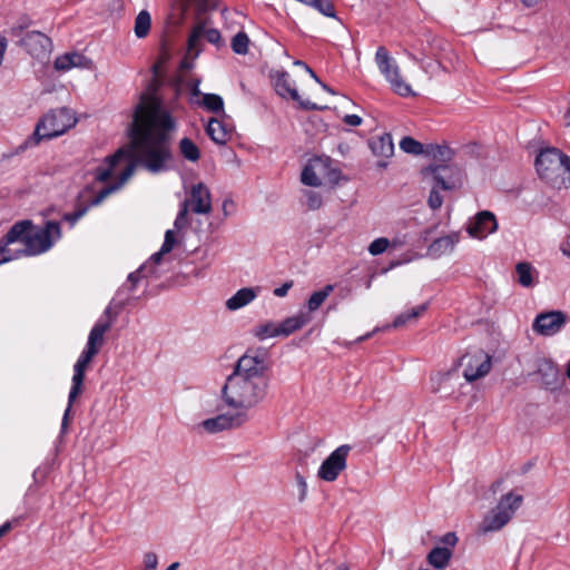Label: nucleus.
<instances>
[{
	"label": "nucleus",
	"instance_id": "14",
	"mask_svg": "<svg viewBox=\"0 0 570 570\" xmlns=\"http://www.w3.org/2000/svg\"><path fill=\"white\" fill-rule=\"evenodd\" d=\"M248 421V416L244 412L235 414H219L215 417L207 419L200 423V426L208 433H218L229 429L242 426Z\"/></svg>",
	"mask_w": 570,
	"mask_h": 570
},
{
	"label": "nucleus",
	"instance_id": "19",
	"mask_svg": "<svg viewBox=\"0 0 570 570\" xmlns=\"http://www.w3.org/2000/svg\"><path fill=\"white\" fill-rule=\"evenodd\" d=\"M537 373L541 376L546 389L554 391L561 387L563 379L558 366L549 358L540 357L535 361Z\"/></svg>",
	"mask_w": 570,
	"mask_h": 570
},
{
	"label": "nucleus",
	"instance_id": "8",
	"mask_svg": "<svg viewBox=\"0 0 570 570\" xmlns=\"http://www.w3.org/2000/svg\"><path fill=\"white\" fill-rule=\"evenodd\" d=\"M375 62L395 94L402 97L415 96L411 86L402 78L399 66L390 57L385 47L381 46L377 48Z\"/></svg>",
	"mask_w": 570,
	"mask_h": 570
},
{
	"label": "nucleus",
	"instance_id": "40",
	"mask_svg": "<svg viewBox=\"0 0 570 570\" xmlns=\"http://www.w3.org/2000/svg\"><path fill=\"white\" fill-rule=\"evenodd\" d=\"M202 105L212 112H224V102L218 95L204 94Z\"/></svg>",
	"mask_w": 570,
	"mask_h": 570
},
{
	"label": "nucleus",
	"instance_id": "48",
	"mask_svg": "<svg viewBox=\"0 0 570 570\" xmlns=\"http://www.w3.org/2000/svg\"><path fill=\"white\" fill-rule=\"evenodd\" d=\"M439 186L433 185L428 198V205L432 210L439 209L443 204V197L439 191Z\"/></svg>",
	"mask_w": 570,
	"mask_h": 570
},
{
	"label": "nucleus",
	"instance_id": "38",
	"mask_svg": "<svg viewBox=\"0 0 570 570\" xmlns=\"http://www.w3.org/2000/svg\"><path fill=\"white\" fill-rule=\"evenodd\" d=\"M179 150L184 158L189 161L195 163L200 158L199 148L190 138L185 137L179 141Z\"/></svg>",
	"mask_w": 570,
	"mask_h": 570
},
{
	"label": "nucleus",
	"instance_id": "56",
	"mask_svg": "<svg viewBox=\"0 0 570 570\" xmlns=\"http://www.w3.org/2000/svg\"><path fill=\"white\" fill-rule=\"evenodd\" d=\"M296 482L299 489L298 501L303 502L306 498L307 484L304 476L299 473L296 474Z\"/></svg>",
	"mask_w": 570,
	"mask_h": 570
},
{
	"label": "nucleus",
	"instance_id": "26",
	"mask_svg": "<svg viewBox=\"0 0 570 570\" xmlns=\"http://www.w3.org/2000/svg\"><path fill=\"white\" fill-rule=\"evenodd\" d=\"M135 164H129L120 175L119 181L102 188L91 200L90 205H99L102 200L114 191L118 190L134 174Z\"/></svg>",
	"mask_w": 570,
	"mask_h": 570
},
{
	"label": "nucleus",
	"instance_id": "23",
	"mask_svg": "<svg viewBox=\"0 0 570 570\" xmlns=\"http://www.w3.org/2000/svg\"><path fill=\"white\" fill-rule=\"evenodd\" d=\"M128 155L124 149H119L114 155L106 157L104 163L95 169V179L99 183L108 181L118 161Z\"/></svg>",
	"mask_w": 570,
	"mask_h": 570
},
{
	"label": "nucleus",
	"instance_id": "5",
	"mask_svg": "<svg viewBox=\"0 0 570 570\" xmlns=\"http://www.w3.org/2000/svg\"><path fill=\"white\" fill-rule=\"evenodd\" d=\"M77 119L68 108L53 109L46 114L37 124L27 145H38L41 140L52 139L72 128Z\"/></svg>",
	"mask_w": 570,
	"mask_h": 570
},
{
	"label": "nucleus",
	"instance_id": "1",
	"mask_svg": "<svg viewBox=\"0 0 570 570\" xmlns=\"http://www.w3.org/2000/svg\"><path fill=\"white\" fill-rule=\"evenodd\" d=\"M176 122L160 100L146 95L134 115L132 121V155L137 164L150 173H160L167 169L171 159V132Z\"/></svg>",
	"mask_w": 570,
	"mask_h": 570
},
{
	"label": "nucleus",
	"instance_id": "33",
	"mask_svg": "<svg viewBox=\"0 0 570 570\" xmlns=\"http://www.w3.org/2000/svg\"><path fill=\"white\" fill-rule=\"evenodd\" d=\"M426 308H428V305L422 304L420 306L412 308L407 313H402L394 318V321L391 325H386L385 327H383V330L389 328V327L400 328V327L404 326L407 322L414 321L417 317H420L426 311Z\"/></svg>",
	"mask_w": 570,
	"mask_h": 570
},
{
	"label": "nucleus",
	"instance_id": "45",
	"mask_svg": "<svg viewBox=\"0 0 570 570\" xmlns=\"http://www.w3.org/2000/svg\"><path fill=\"white\" fill-rule=\"evenodd\" d=\"M312 7L326 17H330V18L336 17L334 4L331 0H314V3Z\"/></svg>",
	"mask_w": 570,
	"mask_h": 570
},
{
	"label": "nucleus",
	"instance_id": "12",
	"mask_svg": "<svg viewBox=\"0 0 570 570\" xmlns=\"http://www.w3.org/2000/svg\"><path fill=\"white\" fill-rule=\"evenodd\" d=\"M17 45L38 60L48 58L52 48L51 39L40 31L27 32L24 38L17 41Z\"/></svg>",
	"mask_w": 570,
	"mask_h": 570
},
{
	"label": "nucleus",
	"instance_id": "51",
	"mask_svg": "<svg viewBox=\"0 0 570 570\" xmlns=\"http://www.w3.org/2000/svg\"><path fill=\"white\" fill-rule=\"evenodd\" d=\"M158 557L155 552H146L142 559L141 570H157Z\"/></svg>",
	"mask_w": 570,
	"mask_h": 570
},
{
	"label": "nucleus",
	"instance_id": "21",
	"mask_svg": "<svg viewBox=\"0 0 570 570\" xmlns=\"http://www.w3.org/2000/svg\"><path fill=\"white\" fill-rule=\"evenodd\" d=\"M91 60L78 52H68L59 56L55 61V68L67 71L71 68H91Z\"/></svg>",
	"mask_w": 570,
	"mask_h": 570
},
{
	"label": "nucleus",
	"instance_id": "46",
	"mask_svg": "<svg viewBox=\"0 0 570 570\" xmlns=\"http://www.w3.org/2000/svg\"><path fill=\"white\" fill-rule=\"evenodd\" d=\"M304 196L306 198L305 204H306L307 208L311 210L318 209L323 204L322 196L316 191L306 190L304 193Z\"/></svg>",
	"mask_w": 570,
	"mask_h": 570
},
{
	"label": "nucleus",
	"instance_id": "53",
	"mask_svg": "<svg viewBox=\"0 0 570 570\" xmlns=\"http://www.w3.org/2000/svg\"><path fill=\"white\" fill-rule=\"evenodd\" d=\"M166 253H163V248H160V250L151 255L149 262L146 263L148 265L147 272L149 273L150 276L156 275L155 266L161 262V258Z\"/></svg>",
	"mask_w": 570,
	"mask_h": 570
},
{
	"label": "nucleus",
	"instance_id": "31",
	"mask_svg": "<svg viewBox=\"0 0 570 570\" xmlns=\"http://www.w3.org/2000/svg\"><path fill=\"white\" fill-rule=\"evenodd\" d=\"M452 554V550L448 547H435L429 552L426 559L432 567L444 569L449 564Z\"/></svg>",
	"mask_w": 570,
	"mask_h": 570
},
{
	"label": "nucleus",
	"instance_id": "47",
	"mask_svg": "<svg viewBox=\"0 0 570 570\" xmlns=\"http://www.w3.org/2000/svg\"><path fill=\"white\" fill-rule=\"evenodd\" d=\"M390 245V242L385 237H380L373 240L368 246V252L371 255L376 256L384 253Z\"/></svg>",
	"mask_w": 570,
	"mask_h": 570
},
{
	"label": "nucleus",
	"instance_id": "43",
	"mask_svg": "<svg viewBox=\"0 0 570 570\" xmlns=\"http://www.w3.org/2000/svg\"><path fill=\"white\" fill-rule=\"evenodd\" d=\"M400 147L404 153L412 155H424L425 150V145L421 144L412 137H404L400 141Z\"/></svg>",
	"mask_w": 570,
	"mask_h": 570
},
{
	"label": "nucleus",
	"instance_id": "60",
	"mask_svg": "<svg viewBox=\"0 0 570 570\" xmlns=\"http://www.w3.org/2000/svg\"><path fill=\"white\" fill-rule=\"evenodd\" d=\"M343 121L346 124V125H350V126H360L362 124V118L357 115H346L344 118H343Z\"/></svg>",
	"mask_w": 570,
	"mask_h": 570
},
{
	"label": "nucleus",
	"instance_id": "2",
	"mask_svg": "<svg viewBox=\"0 0 570 570\" xmlns=\"http://www.w3.org/2000/svg\"><path fill=\"white\" fill-rule=\"evenodd\" d=\"M271 361L268 351L249 348L235 364L227 377L222 399L233 409L249 410L259 404L269 389Z\"/></svg>",
	"mask_w": 570,
	"mask_h": 570
},
{
	"label": "nucleus",
	"instance_id": "4",
	"mask_svg": "<svg viewBox=\"0 0 570 570\" xmlns=\"http://www.w3.org/2000/svg\"><path fill=\"white\" fill-rule=\"evenodd\" d=\"M537 173L541 179L556 188L570 187V157L550 147L542 149L535 158Z\"/></svg>",
	"mask_w": 570,
	"mask_h": 570
},
{
	"label": "nucleus",
	"instance_id": "41",
	"mask_svg": "<svg viewBox=\"0 0 570 570\" xmlns=\"http://www.w3.org/2000/svg\"><path fill=\"white\" fill-rule=\"evenodd\" d=\"M249 38L246 32L239 31L232 39V49L237 55H246L248 52Z\"/></svg>",
	"mask_w": 570,
	"mask_h": 570
},
{
	"label": "nucleus",
	"instance_id": "37",
	"mask_svg": "<svg viewBox=\"0 0 570 570\" xmlns=\"http://www.w3.org/2000/svg\"><path fill=\"white\" fill-rule=\"evenodd\" d=\"M333 291L334 285L328 284L323 289L314 292L307 301L308 312L318 309Z\"/></svg>",
	"mask_w": 570,
	"mask_h": 570
},
{
	"label": "nucleus",
	"instance_id": "42",
	"mask_svg": "<svg viewBox=\"0 0 570 570\" xmlns=\"http://www.w3.org/2000/svg\"><path fill=\"white\" fill-rule=\"evenodd\" d=\"M97 354V351L91 350L90 347H86L73 366L75 373L85 375L88 365Z\"/></svg>",
	"mask_w": 570,
	"mask_h": 570
},
{
	"label": "nucleus",
	"instance_id": "57",
	"mask_svg": "<svg viewBox=\"0 0 570 570\" xmlns=\"http://www.w3.org/2000/svg\"><path fill=\"white\" fill-rule=\"evenodd\" d=\"M440 542L452 550V548L458 543V537L454 532H448L440 539Z\"/></svg>",
	"mask_w": 570,
	"mask_h": 570
},
{
	"label": "nucleus",
	"instance_id": "11",
	"mask_svg": "<svg viewBox=\"0 0 570 570\" xmlns=\"http://www.w3.org/2000/svg\"><path fill=\"white\" fill-rule=\"evenodd\" d=\"M352 448L343 444L334 450L321 464L317 476L326 482L335 481L347 466L346 460Z\"/></svg>",
	"mask_w": 570,
	"mask_h": 570
},
{
	"label": "nucleus",
	"instance_id": "63",
	"mask_svg": "<svg viewBox=\"0 0 570 570\" xmlns=\"http://www.w3.org/2000/svg\"><path fill=\"white\" fill-rule=\"evenodd\" d=\"M12 529V522L7 521L0 527V538L7 534Z\"/></svg>",
	"mask_w": 570,
	"mask_h": 570
},
{
	"label": "nucleus",
	"instance_id": "49",
	"mask_svg": "<svg viewBox=\"0 0 570 570\" xmlns=\"http://www.w3.org/2000/svg\"><path fill=\"white\" fill-rule=\"evenodd\" d=\"M148 269V265L147 264H142L138 269H136L135 272L130 273L128 275V282L131 283V287L130 289H134L137 285V283L142 278V277H148L150 276L149 273L147 272Z\"/></svg>",
	"mask_w": 570,
	"mask_h": 570
},
{
	"label": "nucleus",
	"instance_id": "58",
	"mask_svg": "<svg viewBox=\"0 0 570 570\" xmlns=\"http://www.w3.org/2000/svg\"><path fill=\"white\" fill-rule=\"evenodd\" d=\"M294 65H295V66L304 67V68H305V70L311 75V77H312L313 79H315V81L320 82V83L322 85V87H323L325 90H327V91H330V92H333V91H332V89H331L327 85H325V83H323V82H321V81H320V79H318V77L316 76V73H315V72H314V71H313V70H312V69H311V68H309L305 62H303V61H301V60H296V61L294 62Z\"/></svg>",
	"mask_w": 570,
	"mask_h": 570
},
{
	"label": "nucleus",
	"instance_id": "18",
	"mask_svg": "<svg viewBox=\"0 0 570 570\" xmlns=\"http://www.w3.org/2000/svg\"><path fill=\"white\" fill-rule=\"evenodd\" d=\"M498 229V223L493 213L483 210L476 214L468 226V233L474 238H485Z\"/></svg>",
	"mask_w": 570,
	"mask_h": 570
},
{
	"label": "nucleus",
	"instance_id": "13",
	"mask_svg": "<svg viewBox=\"0 0 570 570\" xmlns=\"http://www.w3.org/2000/svg\"><path fill=\"white\" fill-rule=\"evenodd\" d=\"M194 214L207 215L212 212V195L208 187L198 183L191 186L188 197L181 203Z\"/></svg>",
	"mask_w": 570,
	"mask_h": 570
},
{
	"label": "nucleus",
	"instance_id": "52",
	"mask_svg": "<svg viewBox=\"0 0 570 570\" xmlns=\"http://www.w3.org/2000/svg\"><path fill=\"white\" fill-rule=\"evenodd\" d=\"M90 206L91 205L89 203L87 206L81 207L73 213L65 214L62 219L68 222L72 226L78 222V219H80L87 213V210Z\"/></svg>",
	"mask_w": 570,
	"mask_h": 570
},
{
	"label": "nucleus",
	"instance_id": "6",
	"mask_svg": "<svg viewBox=\"0 0 570 570\" xmlns=\"http://www.w3.org/2000/svg\"><path fill=\"white\" fill-rule=\"evenodd\" d=\"M522 500V495H514L511 492L502 497L497 507L489 511L482 520L480 531L488 533L502 529L519 509Z\"/></svg>",
	"mask_w": 570,
	"mask_h": 570
},
{
	"label": "nucleus",
	"instance_id": "22",
	"mask_svg": "<svg viewBox=\"0 0 570 570\" xmlns=\"http://www.w3.org/2000/svg\"><path fill=\"white\" fill-rule=\"evenodd\" d=\"M456 371L439 372L431 376V391L451 395L454 392L453 380L456 379Z\"/></svg>",
	"mask_w": 570,
	"mask_h": 570
},
{
	"label": "nucleus",
	"instance_id": "59",
	"mask_svg": "<svg viewBox=\"0 0 570 570\" xmlns=\"http://www.w3.org/2000/svg\"><path fill=\"white\" fill-rule=\"evenodd\" d=\"M293 281L285 282L282 286L274 289V295L277 297H283L287 294V292L293 287Z\"/></svg>",
	"mask_w": 570,
	"mask_h": 570
},
{
	"label": "nucleus",
	"instance_id": "55",
	"mask_svg": "<svg viewBox=\"0 0 570 570\" xmlns=\"http://www.w3.org/2000/svg\"><path fill=\"white\" fill-rule=\"evenodd\" d=\"M187 1L196 4L198 13L206 12V11L215 8V0H187Z\"/></svg>",
	"mask_w": 570,
	"mask_h": 570
},
{
	"label": "nucleus",
	"instance_id": "16",
	"mask_svg": "<svg viewBox=\"0 0 570 570\" xmlns=\"http://www.w3.org/2000/svg\"><path fill=\"white\" fill-rule=\"evenodd\" d=\"M274 79V86L276 92L283 97V98H291L294 101L298 102L299 106L304 109H320V107L309 101V100H303L301 96L298 95L297 89L292 86L289 81V75L286 71H276L273 76Z\"/></svg>",
	"mask_w": 570,
	"mask_h": 570
},
{
	"label": "nucleus",
	"instance_id": "30",
	"mask_svg": "<svg viewBox=\"0 0 570 570\" xmlns=\"http://www.w3.org/2000/svg\"><path fill=\"white\" fill-rule=\"evenodd\" d=\"M111 327V321L99 322L90 331L87 342V347L99 352L104 344V336Z\"/></svg>",
	"mask_w": 570,
	"mask_h": 570
},
{
	"label": "nucleus",
	"instance_id": "3",
	"mask_svg": "<svg viewBox=\"0 0 570 570\" xmlns=\"http://www.w3.org/2000/svg\"><path fill=\"white\" fill-rule=\"evenodd\" d=\"M16 224L22 225V233L17 243L23 245L18 249L21 256H36L48 252L53 243L61 238V226L58 222L48 220L41 228H35L31 220H20Z\"/></svg>",
	"mask_w": 570,
	"mask_h": 570
},
{
	"label": "nucleus",
	"instance_id": "29",
	"mask_svg": "<svg viewBox=\"0 0 570 570\" xmlns=\"http://www.w3.org/2000/svg\"><path fill=\"white\" fill-rule=\"evenodd\" d=\"M459 242L456 234L439 237L428 248L431 256L439 257L453 250L455 244Z\"/></svg>",
	"mask_w": 570,
	"mask_h": 570
},
{
	"label": "nucleus",
	"instance_id": "27",
	"mask_svg": "<svg viewBox=\"0 0 570 570\" xmlns=\"http://www.w3.org/2000/svg\"><path fill=\"white\" fill-rule=\"evenodd\" d=\"M83 380H85L83 374L73 373L72 385H71V390H70L69 396H68V406L63 413L62 423H61L62 432H65L68 428L69 415L71 412V405L82 392Z\"/></svg>",
	"mask_w": 570,
	"mask_h": 570
},
{
	"label": "nucleus",
	"instance_id": "7",
	"mask_svg": "<svg viewBox=\"0 0 570 570\" xmlns=\"http://www.w3.org/2000/svg\"><path fill=\"white\" fill-rule=\"evenodd\" d=\"M424 179L431 178L443 190H454L463 185L464 171L456 164H440L425 167L421 171Z\"/></svg>",
	"mask_w": 570,
	"mask_h": 570
},
{
	"label": "nucleus",
	"instance_id": "9",
	"mask_svg": "<svg viewBox=\"0 0 570 570\" xmlns=\"http://www.w3.org/2000/svg\"><path fill=\"white\" fill-rule=\"evenodd\" d=\"M459 365L463 367L462 374L465 381L472 383L490 373L492 356L482 350L468 352L460 358Z\"/></svg>",
	"mask_w": 570,
	"mask_h": 570
},
{
	"label": "nucleus",
	"instance_id": "61",
	"mask_svg": "<svg viewBox=\"0 0 570 570\" xmlns=\"http://www.w3.org/2000/svg\"><path fill=\"white\" fill-rule=\"evenodd\" d=\"M199 79H193L189 81L188 83V87L190 89V92L193 96H199L200 95V90H199Z\"/></svg>",
	"mask_w": 570,
	"mask_h": 570
},
{
	"label": "nucleus",
	"instance_id": "24",
	"mask_svg": "<svg viewBox=\"0 0 570 570\" xmlns=\"http://www.w3.org/2000/svg\"><path fill=\"white\" fill-rule=\"evenodd\" d=\"M368 147L375 156L389 158L394 153V144L390 134H383L372 137L368 140Z\"/></svg>",
	"mask_w": 570,
	"mask_h": 570
},
{
	"label": "nucleus",
	"instance_id": "10",
	"mask_svg": "<svg viewBox=\"0 0 570 570\" xmlns=\"http://www.w3.org/2000/svg\"><path fill=\"white\" fill-rule=\"evenodd\" d=\"M330 158L315 157L304 167L301 180L304 185L318 187L327 179L335 183L338 179V171L330 168Z\"/></svg>",
	"mask_w": 570,
	"mask_h": 570
},
{
	"label": "nucleus",
	"instance_id": "54",
	"mask_svg": "<svg viewBox=\"0 0 570 570\" xmlns=\"http://www.w3.org/2000/svg\"><path fill=\"white\" fill-rule=\"evenodd\" d=\"M175 243V234L171 229H168L165 234V239L161 246L163 253H170L171 249L174 248Z\"/></svg>",
	"mask_w": 570,
	"mask_h": 570
},
{
	"label": "nucleus",
	"instance_id": "50",
	"mask_svg": "<svg viewBox=\"0 0 570 570\" xmlns=\"http://www.w3.org/2000/svg\"><path fill=\"white\" fill-rule=\"evenodd\" d=\"M188 213L186 206L181 205L174 223L176 229L180 230L189 225Z\"/></svg>",
	"mask_w": 570,
	"mask_h": 570
},
{
	"label": "nucleus",
	"instance_id": "25",
	"mask_svg": "<svg viewBox=\"0 0 570 570\" xmlns=\"http://www.w3.org/2000/svg\"><path fill=\"white\" fill-rule=\"evenodd\" d=\"M312 320L309 313H299L297 315L285 318L278 324L279 336H289L294 332L301 330Z\"/></svg>",
	"mask_w": 570,
	"mask_h": 570
},
{
	"label": "nucleus",
	"instance_id": "44",
	"mask_svg": "<svg viewBox=\"0 0 570 570\" xmlns=\"http://www.w3.org/2000/svg\"><path fill=\"white\" fill-rule=\"evenodd\" d=\"M31 24V20L28 17H21L18 21L10 28L9 35L12 38H16L19 41L21 38H24V32Z\"/></svg>",
	"mask_w": 570,
	"mask_h": 570
},
{
	"label": "nucleus",
	"instance_id": "15",
	"mask_svg": "<svg viewBox=\"0 0 570 570\" xmlns=\"http://www.w3.org/2000/svg\"><path fill=\"white\" fill-rule=\"evenodd\" d=\"M567 316L561 311H551L539 314L533 322V331L551 336L557 334L566 324Z\"/></svg>",
	"mask_w": 570,
	"mask_h": 570
},
{
	"label": "nucleus",
	"instance_id": "35",
	"mask_svg": "<svg viewBox=\"0 0 570 570\" xmlns=\"http://www.w3.org/2000/svg\"><path fill=\"white\" fill-rule=\"evenodd\" d=\"M424 155L435 160L448 163L452 159L453 151L448 146L429 144L425 145Z\"/></svg>",
	"mask_w": 570,
	"mask_h": 570
},
{
	"label": "nucleus",
	"instance_id": "39",
	"mask_svg": "<svg viewBox=\"0 0 570 570\" xmlns=\"http://www.w3.org/2000/svg\"><path fill=\"white\" fill-rule=\"evenodd\" d=\"M253 333L261 341L266 340L268 337L279 336L278 324H275L273 322L259 324L254 328Z\"/></svg>",
	"mask_w": 570,
	"mask_h": 570
},
{
	"label": "nucleus",
	"instance_id": "20",
	"mask_svg": "<svg viewBox=\"0 0 570 570\" xmlns=\"http://www.w3.org/2000/svg\"><path fill=\"white\" fill-rule=\"evenodd\" d=\"M23 228L21 224H13L7 234L0 239V264L10 262L14 258L20 257L18 249L13 250L10 245L17 243Z\"/></svg>",
	"mask_w": 570,
	"mask_h": 570
},
{
	"label": "nucleus",
	"instance_id": "62",
	"mask_svg": "<svg viewBox=\"0 0 570 570\" xmlns=\"http://www.w3.org/2000/svg\"><path fill=\"white\" fill-rule=\"evenodd\" d=\"M6 49H7V40L4 37H0V66L2 65Z\"/></svg>",
	"mask_w": 570,
	"mask_h": 570
},
{
	"label": "nucleus",
	"instance_id": "36",
	"mask_svg": "<svg viewBox=\"0 0 570 570\" xmlns=\"http://www.w3.org/2000/svg\"><path fill=\"white\" fill-rule=\"evenodd\" d=\"M151 26V17L147 10H141L136 19H135V27L134 32L137 38H145L150 30Z\"/></svg>",
	"mask_w": 570,
	"mask_h": 570
},
{
	"label": "nucleus",
	"instance_id": "34",
	"mask_svg": "<svg viewBox=\"0 0 570 570\" xmlns=\"http://www.w3.org/2000/svg\"><path fill=\"white\" fill-rule=\"evenodd\" d=\"M518 283L523 287H532L534 285L533 267L530 263L520 262L515 266Z\"/></svg>",
	"mask_w": 570,
	"mask_h": 570
},
{
	"label": "nucleus",
	"instance_id": "32",
	"mask_svg": "<svg viewBox=\"0 0 570 570\" xmlns=\"http://www.w3.org/2000/svg\"><path fill=\"white\" fill-rule=\"evenodd\" d=\"M206 132L210 139L218 145L226 144L230 136L224 124L216 118H212L208 121Z\"/></svg>",
	"mask_w": 570,
	"mask_h": 570
},
{
	"label": "nucleus",
	"instance_id": "28",
	"mask_svg": "<svg viewBox=\"0 0 570 570\" xmlns=\"http://www.w3.org/2000/svg\"><path fill=\"white\" fill-rule=\"evenodd\" d=\"M257 296V292L252 287H244L237 291L230 298L226 301V307L229 311L239 309L250 302H253Z\"/></svg>",
	"mask_w": 570,
	"mask_h": 570
},
{
	"label": "nucleus",
	"instance_id": "17",
	"mask_svg": "<svg viewBox=\"0 0 570 570\" xmlns=\"http://www.w3.org/2000/svg\"><path fill=\"white\" fill-rule=\"evenodd\" d=\"M207 21H199L193 29L188 38V51L194 57H197L200 52L199 41L202 38H206L209 43L218 46L222 41L220 32L214 28H207Z\"/></svg>",
	"mask_w": 570,
	"mask_h": 570
},
{
	"label": "nucleus",
	"instance_id": "64",
	"mask_svg": "<svg viewBox=\"0 0 570 570\" xmlns=\"http://www.w3.org/2000/svg\"><path fill=\"white\" fill-rule=\"evenodd\" d=\"M229 207H234V202L230 199H225L223 203V212L225 216H228L230 214L228 210Z\"/></svg>",
	"mask_w": 570,
	"mask_h": 570
}]
</instances>
